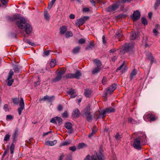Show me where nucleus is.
Returning a JSON list of instances; mask_svg holds the SVG:
<instances>
[{
  "instance_id": "dca6fc26",
  "label": "nucleus",
  "mask_w": 160,
  "mask_h": 160,
  "mask_svg": "<svg viewBox=\"0 0 160 160\" xmlns=\"http://www.w3.org/2000/svg\"><path fill=\"white\" fill-rule=\"evenodd\" d=\"M138 32L132 31L130 34V40H134L138 37Z\"/></svg>"
},
{
  "instance_id": "79ce46f5",
  "label": "nucleus",
  "mask_w": 160,
  "mask_h": 160,
  "mask_svg": "<svg viewBox=\"0 0 160 160\" xmlns=\"http://www.w3.org/2000/svg\"><path fill=\"white\" fill-rule=\"evenodd\" d=\"M67 93L69 95H72L75 94V91L74 89L71 88L67 92Z\"/></svg>"
},
{
  "instance_id": "a211bd4d",
  "label": "nucleus",
  "mask_w": 160,
  "mask_h": 160,
  "mask_svg": "<svg viewBox=\"0 0 160 160\" xmlns=\"http://www.w3.org/2000/svg\"><path fill=\"white\" fill-rule=\"evenodd\" d=\"M94 42L93 41H90L89 44L87 45L85 48V50L88 51L92 49V48H94Z\"/></svg>"
},
{
  "instance_id": "c03bdc74",
  "label": "nucleus",
  "mask_w": 160,
  "mask_h": 160,
  "mask_svg": "<svg viewBox=\"0 0 160 160\" xmlns=\"http://www.w3.org/2000/svg\"><path fill=\"white\" fill-rule=\"evenodd\" d=\"M62 116L63 118H67L68 117V113L67 111H65L62 114Z\"/></svg>"
},
{
  "instance_id": "864d4df0",
  "label": "nucleus",
  "mask_w": 160,
  "mask_h": 160,
  "mask_svg": "<svg viewBox=\"0 0 160 160\" xmlns=\"http://www.w3.org/2000/svg\"><path fill=\"white\" fill-rule=\"evenodd\" d=\"M95 130H92V132L90 133L88 135V138H90L92 137L93 135L95 133Z\"/></svg>"
},
{
  "instance_id": "3c124183",
  "label": "nucleus",
  "mask_w": 160,
  "mask_h": 160,
  "mask_svg": "<svg viewBox=\"0 0 160 160\" xmlns=\"http://www.w3.org/2000/svg\"><path fill=\"white\" fill-rule=\"evenodd\" d=\"M13 118V117L11 115H8L6 116V119L7 121L12 120Z\"/></svg>"
},
{
  "instance_id": "7c9ffc66",
  "label": "nucleus",
  "mask_w": 160,
  "mask_h": 160,
  "mask_svg": "<svg viewBox=\"0 0 160 160\" xmlns=\"http://www.w3.org/2000/svg\"><path fill=\"white\" fill-rule=\"evenodd\" d=\"M71 142L70 140L65 141L61 143L60 146H67L71 143Z\"/></svg>"
},
{
  "instance_id": "7ed1b4c3",
  "label": "nucleus",
  "mask_w": 160,
  "mask_h": 160,
  "mask_svg": "<svg viewBox=\"0 0 160 160\" xmlns=\"http://www.w3.org/2000/svg\"><path fill=\"white\" fill-rule=\"evenodd\" d=\"M146 138V135L144 134H143L142 136H140L135 139L133 144V147L138 150H141L142 148L140 145V142L146 143L147 142Z\"/></svg>"
},
{
  "instance_id": "338daca9",
  "label": "nucleus",
  "mask_w": 160,
  "mask_h": 160,
  "mask_svg": "<svg viewBox=\"0 0 160 160\" xmlns=\"http://www.w3.org/2000/svg\"><path fill=\"white\" fill-rule=\"evenodd\" d=\"M82 11L84 12H88L90 11V9L88 8H84L82 9Z\"/></svg>"
},
{
  "instance_id": "5701e85b",
  "label": "nucleus",
  "mask_w": 160,
  "mask_h": 160,
  "mask_svg": "<svg viewBox=\"0 0 160 160\" xmlns=\"http://www.w3.org/2000/svg\"><path fill=\"white\" fill-rule=\"evenodd\" d=\"M93 62L97 66L96 67L101 68V67L102 66V63L101 62L100 60L95 59L94 60Z\"/></svg>"
},
{
  "instance_id": "774afa93",
  "label": "nucleus",
  "mask_w": 160,
  "mask_h": 160,
  "mask_svg": "<svg viewBox=\"0 0 160 160\" xmlns=\"http://www.w3.org/2000/svg\"><path fill=\"white\" fill-rule=\"evenodd\" d=\"M50 52V51L49 50L45 51L44 52L43 54L44 55L47 56L49 54Z\"/></svg>"
},
{
  "instance_id": "6ab92c4d",
  "label": "nucleus",
  "mask_w": 160,
  "mask_h": 160,
  "mask_svg": "<svg viewBox=\"0 0 160 160\" xmlns=\"http://www.w3.org/2000/svg\"><path fill=\"white\" fill-rule=\"evenodd\" d=\"M104 112V111L103 110H102V112H99V114H98L97 113L96 114V116H97V118H96V119L97 120L98 119H99L101 118H104L106 114L105 112H104V113H103V112Z\"/></svg>"
},
{
  "instance_id": "f8f14e48",
  "label": "nucleus",
  "mask_w": 160,
  "mask_h": 160,
  "mask_svg": "<svg viewBox=\"0 0 160 160\" xmlns=\"http://www.w3.org/2000/svg\"><path fill=\"white\" fill-rule=\"evenodd\" d=\"M18 132L19 131L18 128H16L12 135V138L13 142H15L17 141V138L18 136Z\"/></svg>"
},
{
  "instance_id": "39448f33",
  "label": "nucleus",
  "mask_w": 160,
  "mask_h": 160,
  "mask_svg": "<svg viewBox=\"0 0 160 160\" xmlns=\"http://www.w3.org/2000/svg\"><path fill=\"white\" fill-rule=\"evenodd\" d=\"M143 118L146 122L149 121L151 122L156 121L158 119V117L153 113L150 112L145 115Z\"/></svg>"
},
{
  "instance_id": "4c0bfd02",
  "label": "nucleus",
  "mask_w": 160,
  "mask_h": 160,
  "mask_svg": "<svg viewBox=\"0 0 160 160\" xmlns=\"http://www.w3.org/2000/svg\"><path fill=\"white\" fill-rule=\"evenodd\" d=\"M56 118H57V121L58 122V125L60 126L62 124L63 120L61 117L56 116Z\"/></svg>"
},
{
  "instance_id": "473e14b6",
  "label": "nucleus",
  "mask_w": 160,
  "mask_h": 160,
  "mask_svg": "<svg viewBox=\"0 0 160 160\" xmlns=\"http://www.w3.org/2000/svg\"><path fill=\"white\" fill-rule=\"evenodd\" d=\"M14 143H16V142H13V141L10 147L11 153V154H12L14 152V150L15 148V145Z\"/></svg>"
},
{
  "instance_id": "0e129e2a",
  "label": "nucleus",
  "mask_w": 160,
  "mask_h": 160,
  "mask_svg": "<svg viewBox=\"0 0 160 160\" xmlns=\"http://www.w3.org/2000/svg\"><path fill=\"white\" fill-rule=\"evenodd\" d=\"M58 111H62L63 109V107L61 104H59L58 107Z\"/></svg>"
},
{
  "instance_id": "c9c22d12",
  "label": "nucleus",
  "mask_w": 160,
  "mask_h": 160,
  "mask_svg": "<svg viewBox=\"0 0 160 160\" xmlns=\"http://www.w3.org/2000/svg\"><path fill=\"white\" fill-rule=\"evenodd\" d=\"M66 38H68L73 36V34L71 31L67 32L65 34Z\"/></svg>"
},
{
  "instance_id": "f03ea898",
  "label": "nucleus",
  "mask_w": 160,
  "mask_h": 160,
  "mask_svg": "<svg viewBox=\"0 0 160 160\" xmlns=\"http://www.w3.org/2000/svg\"><path fill=\"white\" fill-rule=\"evenodd\" d=\"M103 152L102 148L100 147L98 152L94 151V154L92 155L91 156L89 155H88L84 160H104L105 157Z\"/></svg>"
},
{
  "instance_id": "ddd939ff",
  "label": "nucleus",
  "mask_w": 160,
  "mask_h": 160,
  "mask_svg": "<svg viewBox=\"0 0 160 160\" xmlns=\"http://www.w3.org/2000/svg\"><path fill=\"white\" fill-rule=\"evenodd\" d=\"M117 87V84L114 83L107 89V91L109 92V93L111 94L115 90Z\"/></svg>"
},
{
  "instance_id": "2eb2a0df",
  "label": "nucleus",
  "mask_w": 160,
  "mask_h": 160,
  "mask_svg": "<svg viewBox=\"0 0 160 160\" xmlns=\"http://www.w3.org/2000/svg\"><path fill=\"white\" fill-rule=\"evenodd\" d=\"M80 115V113L79 110L77 108L74 109L72 113V116L74 118H78Z\"/></svg>"
},
{
  "instance_id": "bf43d9fd",
  "label": "nucleus",
  "mask_w": 160,
  "mask_h": 160,
  "mask_svg": "<svg viewBox=\"0 0 160 160\" xmlns=\"http://www.w3.org/2000/svg\"><path fill=\"white\" fill-rule=\"evenodd\" d=\"M69 149L72 151L74 152L76 150V148L75 146H73L70 147Z\"/></svg>"
},
{
  "instance_id": "b1692460",
  "label": "nucleus",
  "mask_w": 160,
  "mask_h": 160,
  "mask_svg": "<svg viewBox=\"0 0 160 160\" xmlns=\"http://www.w3.org/2000/svg\"><path fill=\"white\" fill-rule=\"evenodd\" d=\"M81 49L80 46H77L73 48L72 51V52L74 54H76L79 53Z\"/></svg>"
},
{
  "instance_id": "ea45409f",
  "label": "nucleus",
  "mask_w": 160,
  "mask_h": 160,
  "mask_svg": "<svg viewBox=\"0 0 160 160\" xmlns=\"http://www.w3.org/2000/svg\"><path fill=\"white\" fill-rule=\"evenodd\" d=\"M44 18L46 20L49 21V20L50 19V17L47 11L44 12Z\"/></svg>"
},
{
  "instance_id": "72a5a7b5",
  "label": "nucleus",
  "mask_w": 160,
  "mask_h": 160,
  "mask_svg": "<svg viewBox=\"0 0 160 160\" xmlns=\"http://www.w3.org/2000/svg\"><path fill=\"white\" fill-rule=\"evenodd\" d=\"M160 5V0H156L154 5V8L155 9H157Z\"/></svg>"
},
{
  "instance_id": "20e7f679",
  "label": "nucleus",
  "mask_w": 160,
  "mask_h": 160,
  "mask_svg": "<svg viewBox=\"0 0 160 160\" xmlns=\"http://www.w3.org/2000/svg\"><path fill=\"white\" fill-rule=\"evenodd\" d=\"M134 45L135 43L134 42L124 44L122 46V53H125L132 51L133 48L134 47ZM120 52H121L122 51L121 50Z\"/></svg>"
},
{
  "instance_id": "e2e57ef3",
  "label": "nucleus",
  "mask_w": 160,
  "mask_h": 160,
  "mask_svg": "<svg viewBox=\"0 0 160 160\" xmlns=\"http://www.w3.org/2000/svg\"><path fill=\"white\" fill-rule=\"evenodd\" d=\"M107 82V78L105 76H103V79L102 81V82L103 84H105Z\"/></svg>"
},
{
  "instance_id": "6e6d98bb",
  "label": "nucleus",
  "mask_w": 160,
  "mask_h": 160,
  "mask_svg": "<svg viewBox=\"0 0 160 160\" xmlns=\"http://www.w3.org/2000/svg\"><path fill=\"white\" fill-rule=\"evenodd\" d=\"M26 41L27 43H28L31 46H34L35 45V44L34 42H31L29 39L28 40H27Z\"/></svg>"
},
{
  "instance_id": "a19ab883",
  "label": "nucleus",
  "mask_w": 160,
  "mask_h": 160,
  "mask_svg": "<svg viewBox=\"0 0 160 160\" xmlns=\"http://www.w3.org/2000/svg\"><path fill=\"white\" fill-rule=\"evenodd\" d=\"M13 103L15 105H18V104L19 101V98H13L12 99Z\"/></svg>"
},
{
  "instance_id": "37998d69",
  "label": "nucleus",
  "mask_w": 160,
  "mask_h": 160,
  "mask_svg": "<svg viewBox=\"0 0 160 160\" xmlns=\"http://www.w3.org/2000/svg\"><path fill=\"white\" fill-rule=\"evenodd\" d=\"M66 78H74L73 77V73H68L66 74Z\"/></svg>"
},
{
  "instance_id": "9b49d317",
  "label": "nucleus",
  "mask_w": 160,
  "mask_h": 160,
  "mask_svg": "<svg viewBox=\"0 0 160 160\" xmlns=\"http://www.w3.org/2000/svg\"><path fill=\"white\" fill-rule=\"evenodd\" d=\"M55 96L54 95L49 97L48 95H46L41 98L40 100L44 101H47L48 102H52L55 99Z\"/></svg>"
},
{
  "instance_id": "bb28decb",
  "label": "nucleus",
  "mask_w": 160,
  "mask_h": 160,
  "mask_svg": "<svg viewBox=\"0 0 160 160\" xmlns=\"http://www.w3.org/2000/svg\"><path fill=\"white\" fill-rule=\"evenodd\" d=\"M57 142V140H54L52 141L48 140L46 142V144L48 145L53 146L56 144Z\"/></svg>"
},
{
  "instance_id": "f3484780",
  "label": "nucleus",
  "mask_w": 160,
  "mask_h": 160,
  "mask_svg": "<svg viewBox=\"0 0 160 160\" xmlns=\"http://www.w3.org/2000/svg\"><path fill=\"white\" fill-rule=\"evenodd\" d=\"M103 110L104 111L103 113H104V112H105L106 114L113 112H115L116 111L115 109L114 108L111 107L107 108Z\"/></svg>"
},
{
  "instance_id": "393cba45",
  "label": "nucleus",
  "mask_w": 160,
  "mask_h": 160,
  "mask_svg": "<svg viewBox=\"0 0 160 160\" xmlns=\"http://www.w3.org/2000/svg\"><path fill=\"white\" fill-rule=\"evenodd\" d=\"M13 68V69L14 70V72L16 73H18L19 72L20 69L22 68L21 67L17 65H14Z\"/></svg>"
},
{
  "instance_id": "052dcab7",
  "label": "nucleus",
  "mask_w": 160,
  "mask_h": 160,
  "mask_svg": "<svg viewBox=\"0 0 160 160\" xmlns=\"http://www.w3.org/2000/svg\"><path fill=\"white\" fill-rule=\"evenodd\" d=\"M124 64H125L124 62H123V63L117 69L116 72H118V71L120 70L123 67Z\"/></svg>"
},
{
  "instance_id": "2f4dec72",
  "label": "nucleus",
  "mask_w": 160,
  "mask_h": 160,
  "mask_svg": "<svg viewBox=\"0 0 160 160\" xmlns=\"http://www.w3.org/2000/svg\"><path fill=\"white\" fill-rule=\"evenodd\" d=\"M128 122L129 123H131L132 124H136L137 123V121L136 120L130 117L128 118Z\"/></svg>"
},
{
  "instance_id": "de8ad7c7",
  "label": "nucleus",
  "mask_w": 160,
  "mask_h": 160,
  "mask_svg": "<svg viewBox=\"0 0 160 160\" xmlns=\"http://www.w3.org/2000/svg\"><path fill=\"white\" fill-rule=\"evenodd\" d=\"M10 137V135L8 134H6L4 137V141H8Z\"/></svg>"
},
{
  "instance_id": "4d7b16f0",
  "label": "nucleus",
  "mask_w": 160,
  "mask_h": 160,
  "mask_svg": "<svg viewBox=\"0 0 160 160\" xmlns=\"http://www.w3.org/2000/svg\"><path fill=\"white\" fill-rule=\"evenodd\" d=\"M115 138L117 140H119L121 138L120 135L118 133H117L115 136Z\"/></svg>"
},
{
  "instance_id": "aec40b11",
  "label": "nucleus",
  "mask_w": 160,
  "mask_h": 160,
  "mask_svg": "<svg viewBox=\"0 0 160 160\" xmlns=\"http://www.w3.org/2000/svg\"><path fill=\"white\" fill-rule=\"evenodd\" d=\"M92 93V90L88 89H85L84 95L87 98H89L91 96Z\"/></svg>"
},
{
  "instance_id": "cd10ccee",
  "label": "nucleus",
  "mask_w": 160,
  "mask_h": 160,
  "mask_svg": "<svg viewBox=\"0 0 160 160\" xmlns=\"http://www.w3.org/2000/svg\"><path fill=\"white\" fill-rule=\"evenodd\" d=\"M137 72L136 70L135 69H133L131 72L130 76V80H132V79L134 78V76L136 75Z\"/></svg>"
},
{
  "instance_id": "8fccbe9b",
  "label": "nucleus",
  "mask_w": 160,
  "mask_h": 160,
  "mask_svg": "<svg viewBox=\"0 0 160 160\" xmlns=\"http://www.w3.org/2000/svg\"><path fill=\"white\" fill-rule=\"evenodd\" d=\"M57 118H56V117L53 118L51 119L50 120V122L54 123V124H57Z\"/></svg>"
},
{
  "instance_id": "9d476101",
  "label": "nucleus",
  "mask_w": 160,
  "mask_h": 160,
  "mask_svg": "<svg viewBox=\"0 0 160 160\" xmlns=\"http://www.w3.org/2000/svg\"><path fill=\"white\" fill-rule=\"evenodd\" d=\"M19 107L18 109V112L19 115H21L22 111L24 108V103L22 98H20V100L19 103Z\"/></svg>"
},
{
  "instance_id": "58836bf2",
  "label": "nucleus",
  "mask_w": 160,
  "mask_h": 160,
  "mask_svg": "<svg viewBox=\"0 0 160 160\" xmlns=\"http://www.w3.org/2000/svg\"><path fill=\"white\" fill-rule=\"evenodd\" d=\"M56 0H52L51 2H49L48 3V9L50 10L51 8L53 5L54 3Z\"/></svg>"
},
{
  "instance_id": "1a4fd4ad",
  "label": "nucleus",
  "mask_w": 160,
  "mask_h": 160,
  "mask_svg": "<svg viewBox=\"0 0 160 160\" xmlns=\"http://www.w3.org/2000/svg\"><path fill=\"white\" fill-rule=\"evenodd\" d=\"M119 5L117 3L113 4L112 5L108 6L106 8L107 12H111L116 10L119 8Z\"/></svg>"
},
{
  "instance_id": "a18cd8bd",
  "label": "nucleus",
  "mask_w": 160,
  "mask_h": 160,
  "mask_svg": "<svg viewBox=\"0 0 160 160\" xmlns=\"http://www.w3.org/2000/svg\"><path fill=\"white\" fill-rule=\"evenodd\" d=\"M56 62L55 60L53 61L52 60L50 62L49 64L51 68H53L55 65Z\"/></svg>"
},
{
  "instance_id": "a878e982",
  "label": "nucleus",
  "mask_w": 160,
  "mask_h": 160,
  "mask_svg": "<svg viewBox=\"0 0 160 160\" xmlns=\"http://www.w3.org/2000/svg\"><path fill=\"white\" fill-rule=\"evenodd\" d=\"M146 56L148 59L151 60L150 63H152L154 61V58L152 56V54L151 53H148Z\"/></svg>"
},
{
  "instance_id": "c85d7f7f",
  "label": "nucleus",
  "mask_w": 160,
  "mask_h": 160,
  "mask_svg": "<svg viewBox=\"0 0 160 160\" xmlns=\"http://www.w3.org/2000/svg\"><path fill=\"white\" fill-rule=\"evenodd\" d=\"M65 127L67 129H70L72 128V125L70 122H66L65 124Z\"/></svg>"
},
{
  "instance_id": "680f3d73",
  "label": "nucleus",
  "mask_w": 160,
  "mask_h": 160,
  "mask_svg": "<svg viewBox=\"0 0 160 160\" xmlns=\"http://www.w3.org/2000/svg\"><path fill=\"white\" fill-rule=\"evenodd\" d=\"M105 37L104 35H103L102 37V43L103 44L106 45V43H107V42L105 40Z\"/></svg>"
},
{
  "instance_id": "5fc2aeb1",
  "label": "nucleus",
  "mask_w": 160,
  "mask_h": 160,
  "mask_svg": "<svg viewBox=\"0 0 160 160\" xmlns=\"http://www.w3.org/2000/svg\"><path fill=\"white\" fill-rule=\"evenodd\" d=\"M8 81L7 83L8 85L9 86H11L14 82V79H11Z\"/></svg>"
},
{
  "instance_id": "69168bd1",
  "label": "nucleus",
  "mask_w": 160,
  "mask_h": 160,
  "mask_svg": "<svg viewBox=\"0 0 160 160\" xmlns=\"http://www.w3.org/2000/svg\"><path fill=\"white\" fill-rule=\"evenodd\" d=\"M153 32L156 36L157 35L159 34V32L158 31L157 29H153Z\"/></svg>"
},
{
  "instance_id": "4468645a",
  "label": "nucleus",
  "mask_w": 160,
  "mask_h": 160,
  "mask_svg": "<svg viewBox=\"0 0 160 160\" xmlns=\"http://www.w3.org/2000/svg\"><path fill=\"white\" fill-rule=\"evenodd\" d=\"M84 114L88 122H89L92 120V115L91 114L90 111L86 110L84 111Z\"/></svg>"
},
{
  "instance_id": "f257e3e1",
  "label": "nucleus",
  "mask_w": 160,
  "mask_h": 160,
  "mask_svg": "<svg viewBox=\"0 0 160 160\" xmlns=\"http://www.w3.org/2000/svg\"><path fill=\"white\" fill-rule=\"evenodd\" d=\"M8 19L11 21H16L15 24L20 29H25V32L28 34H30L32 30L31 26L27 23V20L19 14L15 13L12 17H8Z\"/></svg>"
},
{
  "instance_id": "c756f323",
  "label": "nucleus",
  "mask_w": 160,
  "mask_h": 160,
  "mask_svg": "<svg viewBox=\"0 0 160 160\" xmlns=\"http://www.w3.org/2000/svg\"><path fill=\"white\" fill-rule=\"evenodd\" d=\"M101 69V68H99L98 67L95 68L92 72V74H94L96 73H99Z\"/></svg>"
},
{
  "instance_id": "412c9836",
  "label": "nucleus",
  "mask_w": 160,
  "mask_h": 160,
  "mask_svg": "<svg viewBox=\"0 0 160 160\" xmlns=\"http://www.w3.org/2000/svg\"><path fill=\"white\" fill-rule=\"evenodd\" d=\"M82 74L80 71L77 70L75 73H73L74 78L78 79L80 78V77L82 76Z\"/></svg>"
},
{
  "instance_id": "603ef678",
  "label": "nucleus",
  "mask_w": 160,
  "mask_h": 160,
  "mask_svg": "<svg viewBox=\"0 0 160 160\" xmlns=\"http://www.w3.org/2000/svg\"><path fill=\"white\" fill-rule=\"evenodd\" d=\"M122 36V34L121 32H118L116 34L115 36L116 38H119L121 37Z\"/></svg>"
},
{
  "instance_id": "13d9d810",
  "label": "nucleus",
  "mask_w": 160,
  "mask_h": 160,
  "mask_svg": "<svg viewBox=\"0 0 160 160\" xmlns=\"http://www.w3.org/2000/svg\"><path fill=\"white\" fill-rule=\"evenodd\" d=\"M148 40L146 36H144L142 39V42L143 44H144L147 42Z\"/></svg>"
},
{
  "instance_id": "4be33fe9",
  "label": "nucleus",
  "mask_w": 160,
  "mask_h": 160,
  "mask_svg": "<svg viewBox=\"0 0 160 160\" xmlns=\"http://www.w3.org/2000/svg\"><path fill=\"white\" fill-rule=\"evenodd\" d=\"M67 30V27L65 25H63L60 28V32L62 34H64Z\"/></svg>"
},
{
  "instance_id": "e433bc0d",
  "label": "nucleus",
  "mask_w": 160,
  "mask_h": 160,
  "mask_svg": "<svg viewBox=\"0 0 160 160\" xmlns=\"http://www.w3.org/2000/svg\"><path fill=\"white\" fill-rule=\"evenodd\" d=\"M87 145L86 144L83 142L80 143L78 144L77 148L78 149L82 148L84 147H86Z\"/></svg>"
},
{
  "instance_id": "0eeeda50",
  "label": "nucleus",
  "mask_w": 160,
  "mask_h": 160,
  "mask_svg": "<svg viewBox=\"0 0 160 160\" xmlns=\"http://www.w3.org/2000/svg\"><path fill=\"white\" fill-rule=\"evenodd\" d=\"M88 16H83V17L77 19V21L75 23V25L77 27H79L83 24L85 21L89 18Z\"/></svg>"
},
{
  "instance_id": "f704fd0d",
  "label": "nucleus",
  "mask_w": 160,
  "mask_h": 160,
  "mask_svg": "<svg viewBox=\"0 0 160 160\" xmlns=\"http://www.w3.org/2000/svg\"><path fill=\"white\" fill-rule=\"evenodd\" d=\"M148 22L147 19L145 17H142L141 18V22L144 26L147 25L148 24Z\"/></svg>"
},
{
  "instance_id": "423d86ee",
  "label": "nucleus",
  "mask_w": 160,
  "mask_h": 160,
  "mask_svg": "<svg viewBox=\"0 0 160 160\" xmlns=\"http://www.w3.org/2000/svg\"><path fill=\"white\" fill-rule=\"evenodd\" d=\"M65 72L64 70H60L57 73V74L56 77L51 80L52 83L57 82L61 80L62 78V75Z\"/></svg>"
},
{
  "instance_id": "6e6552de",
  "label": "nucleus",
  "mask_w": 160,
  "mask_h": 160,
  "mask_svg": "<svg viewBox=\"0 0 160 160\" xmlns=\"http://www.w3.org/2000/svg\"><path fill=\"white\" fill-rule=\"evenodd\" d=\"M141 14L140 12L137 10L133 12V14L131 16L133 22L138 20L140 18Z\"/></svg>"
},
{
  "instance_id": "49530a36",
  "label": "nucleus",
  "mask_w": 160,
  "mask_h": 160,
  "mask_svg": "<svg viewBox=\"0 0 160 160\" xmlns=\"http://www.w3.org/2000/svg\"><path fill=\"white\" fill-rule=\"evenodd\" d=\"M85 39L83 38H81L78 40V42L79 44H82L85 43Z\"/></svg>"
},
{
  "instance_id": "09e8293b",
  "label": "nucleus",
  "mask_w": 160,
  "mask_h": 160,
  "mask_svg": "<svg viewBox=\"0 0 160 160\" xmlns=\"http://www.w3.org/2000/svg\"><path fill=\"white\" fill-rule=\"evenodd\" d=\"M126 15L125 14H121L117 16V18L118 19L122 18H124L126 17Z\"/></svg>"
}]
</instances>
